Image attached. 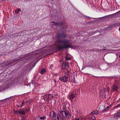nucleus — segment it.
Instances as JSON below:
<instances>
[{
    "label": "nucleus",
    "mask_w": 120,
    "mask_h": 120,
    "mask_svg": "<svg viewBox=\"0 0 120 120\" xmlns=\"http://www.w3.org/2000/svg\"><path fill=\"white\" fill-rule=\"evenodd\" d=\"M91 115L94 114V112H91Z\"/></svg>",
    "instance_id": "c9c22d12"
},
{
    "label": "nucleus",
    "mask_w": 120,
    "mask_h": 120,
    "mask_svg": "<svg viewBox=\"0 0 120 120\" xmlns=\"http://www.w3.org/2000/svg\"><path fill=\"white\" fill-rule=\"evenodd\" d=\"M38 117H39V116H38Z\"/></svg>",
    "instance_id": "c03bdc74"
},
{
    "label": "nucleus",
    "mask_w": 120,
    "mask_h": 120,
    "mask_svg": "<svg viewBox=\"0 0 120 120\" xmlns=\"http://www.w3.org/2000/svg\"><path fill=\"white\" fill-rule=\"evenodd\" d=\"M108 109H106V108L105 109H104L102 111V112H105L106 111L108 110Z\"/></svg>",
    "instance_id": "2f4dec72"
},
{
    "label": "nucleus",
    "mask_w": 120,
    "mask_h": 120,
    "mask_svg": "<svg viewBox=\"0 0 120 120\" xmlns=\"http://www.w3.org/2000/svg\"><path fill=\"white\" fill-rule=\"evenodd\" d=\"M32 99H30L28 100V103L29 104L31 103L32 101Z\"/></svg>",
    "instance_id": "c85d7f7f"
},
{
    "label": "nucleus",
    "mask_w": 120,
    "mask_h": 120,
    "mask_svg": "<svg viewBox=\"0 0 120 120\" xmlns=\"http://www.w3.org/2000/svg\"><path fill=\"white\" fill-rule=\"evenodd\" d=\"M57 75V74H55V75Z\"/></svg>",
    "instance_id": "37998d69"
},
{
    "label": "nucleus",
    "mask_w": 120,
    "mask_h": 120,
    "mask_svg": "<svg viewBox=\"0 0 120 120\" xmlns=\"http://www.w3.org/2000/svg\"><path fill=\"white\" fill-rule=\"evenodd\" d=\"M91 118L94 120H95L96 119V117L94 116H92Z\"/></svg>",
    "instance_id": "7c9ffc66"
},
{
    "label": "nucleus",
    "mask_w": 120,
    "mask_h": 120,
    "mask_svg": "<svg viewBox=\"0 0 120 120\" xmlns=\"http://www.w3.org/2000/svg\"><path fill=\"white\" fill-rule=\"evenodd\" d=\"M111 107V106H108L106 108V109H108L109 108H110Z\"/></svg>",
    "instance_id": "f704fd0d"
},
{
    "label": "nucleus",
    "mask_w": 120,
    "mask_h": 120,
    "mask_svg": "<svg viewBox=\"0 0 120 120\" xmlns=\"http://www.w3.org/2000/svg\"><path fill=\"white\" fill-rule=\"evenodd\" d=\"M56 41V45L59 50L69 48H73V46L71 44H68L70 40L67 39H64L62 40H58Z\"/></svg>",
    "instance_id": "f257e3e1"
},
{
    "label": "nucleus",
    "mask_w": 120,
    "mask_h": 120,
    "mask_svg": "<svg viewBox=\"0 0 120 120\" xmlns=\"http://www.w3.org/2000/svg\"><path fill=\"white\" fill-rule=\"evenodd\" d=\"M100 108H99V109H100Z\"/></svg>",
    "instance_id": "a18cd8bd"
},
{
    "label": "nucleus",
    "mask_w": 120,
    "mask_h": 120,
    "mask_svg": "<svg viewBox=\"0 0 120 120\" xmlns=\"http://www.w3.org/2000/svg\"><path fill=\"white\" fill-rule=\"evenodd\" d=\"M68 66L69 67L68 63L67 62H63L62 64V68L64 69H65L66 67Z\"/></svg>",
    "instance_id": "9d476101"
},
{
    "label": "nucleus",
    "mask_w": 120,
    "mask_h": 120,
    "mask_svg": "<svg viewBox=\"0 0 120 120\" xmlns=\"http://www.w3.org/2000/svg\"><path fill=\"white\" fill-rule=\"evenodd\" d=\"M30 109L29 108L26 109V112H28L30 110Z\"/></svg>",
    "instance_id": "473e14b6"
},
{
    "label": "nucleus",
    "mask_w": 120,
    "mask_h": 120,
    "mask_svg": "<svg viewBox=\"0 0 120 120\" xmlns=\"http://www.w3.org/2000/svg\"><path fill=\"white\" fill-rule=\"evenodd\" d=\"M75 96V94H72L69 96V97H68V98L71 101H72V100L74 99Z\"/></svg>",
    "instance_id": "1a4fd4ad"
},
{
    "label": "nucleus",
    "mask_w": 120,
    "mask_h": 120,
    "mask_svg": "<svg viewBox=\"0 0 120 120\" xmlns=\"http://www.w3.org/2000/svg\"><path fill=\"white\" fill-rule=\"evenodd\" d=\"M114 117L117 118L118 117L120 116V111L117 113H116L114 115Z\"/></svg>",
    "instance_id": "4468645a"
},
{
    "label": "nucleus",
    "mask_w": 120,
    "mask_h": 120,
    "mask_svg": "<svg viewBox=\"0 0 120 120\" xmlns=\"http://www.w3.org/2000/svg\"><path fill=\"white\" fill-rule=\"evenodd\" d=\"M71 81L73 83H75L76 82V81H75V78L73 77V78H72L71 80Z\"/></svg>",
    "instance_id": "a211bd4d"
},
{
    "label": "nucleus",
    "mask_w": 120,
    "mask_h": 120,
    "mask_svg": "<svg viewBox=\"0 0 120 120\" xmlns=\"http://www.w3.org/2000/svg\"><path fill=\"white\" fill-rule=\"evenodd\" d=\"M65 59L66 60H69L71 58L68 56H65Z\"/></svg>",
    "instance_id": "aec40b11"
},
{
    "label": "nucleus",
    "mask_w": 120,
    "mask_h": 120,
    "mask_svg": "<svg viewBox=\"0 0 120 120\" xmlns=\"http://www.w3.org/2000/svg\"><path fill=\"white\" fill-rule=\"evenodd\" d=\"M53 23H55L54 22H53Z\"/></svg>",
    "instance_id": "49530a36"
},
{
    "label": "nucleus",
    "mask_w": 120,
    "mask_h": 120,
    "mask_svg": "<svg viewBox=\"0 0 120 120\" xmlns=\"http://www.w3.org/2000/svg\"><path fill=\"white\" fill-rule=\"evenodd\" d=\"M45 98L46 99V101H49L50 100L52 99L54 97L53 95H52L51 94H46Z\"/></svg>",
    "instance_id": "39448f33"
},
{
    "label": "nucleus",
    "mask_w": 120,
    "mask_h": 120,
    "mask_svg": "<svg viewBox=\"0 0 120 120\" xmlns=\"http://www.w3.org/2000/svg\"><path fill=\"white\" fill-rule=\"evenodd\" d=\"M113 28V26H109L108 27H106L105 29V30H110L112 29Z\"/></svg>",
    "instance_id": "dca6fc26"
},
{
    "label": "nucleus",
    "mask_w": 120,
    "mask_h": 120,
    "mask_svg": "<svg viewBox=\"0 0 120 120\" xmlns=\"http://www.w3.org/2000/svg\"><path fill=\"white\" fill-rule=\"evenodd\" d=\"M105 88H104L102 90H101L100 91V93H101V95L104 98H105L106 97V95L105 94Z\"/></svg>",
    "instance_id": "6e6552de"
},
{
    "label": "nucleus",
    "mask_w": 120,
    "mask_h": 120,
    "mask_svg": "<svg viewBox=\"0 0 120 120\" xmlns=\"http://www.w3.org/2000/svg\"><path fill=\"white\" fill-rule=\"evenodd\" d=\"M79 120V119H76L75 120Z\"/></svg>",
    "instance_id": "58836bf2"
},
{
    "label": "nucleus",
    "mask_w": 120,
    "mask_h": 120,
    "mask_svg": "<svg viewBox=\"0 0 120 120\" xmlns=\"http://www.w3.org/2000/svg\"><path fill=\"white\" fill-rule=\"evenodd\" d=\"M46 95H45L44 97H43V99H44V100H45L46 99V98H46Z\"/></svg>",
    "instance_id": "72a5a7b5"
},
{
    "label": "nucleus",
    "mask_w": 120,
    "mask_h": 120,
    "mask_svg": "<svg viewBox=\"0 0 120 120\" xmlns=\"http://www.w3.org/2000/svg\"><path fill=\"white\" fill-rule=\"evenodd\" d=\"M59 79L61 81L65 83L68 81L70 79V78L68 76H65L60 78Z\"/></svg>",
    "instance_id": "20e7f679"
},
{
    "label": "nucleus",
    "mask_w": 120,
    "mask_h": 120,
    "mask_svg": "<svg viewBox=\"0 0 120 120\" xmlns=\"http://www.w3.org/2000/svg\"><path fill=\"white\" fill-rule=\"evenodd\" d=\"M19 59H15L13 60V61L11 62V63H13V62L17 60H18Z\"/></svg>",
    "instance_id": "c756f323"
},
{
    "label": "nucleus",
    "mask_w": 120,
    "mask_h": 120,
    "mask_svg": "<svg viewBox=\"0 0 120 120\" xmlns=\"http://www.w3.org/2000/svg\"><path fill=\"white\" fill-rule=\"evenodd\" d=\"M53 23H55L54 22H53Z\"/></svg>",
    "instance_id": "de8ad7c7"
},
{
    "label": "nucleus",
    "mask_w": 120,
    "mask_h": 120,
    "mask_svg": "<svg viewBox=\"0 0 120 120\" xmlns=\"http://www.w3.org/2000/svg\"><path fill=\"white\" fill-rule=\"evenodd\" d=\"M67 71H68V73L69 72L68 71V70Z\"/></svg>",
    "instance_id": "79ce46f5"
},
{
    "label": "nucleus",
    "mask_w": 120,
    "mask_h": 120,
    "mask_svg": "<svg viewBox=\"0 0 120 120\" xmlns=\"http://www.w3.org/2000/svg\"><path fill=\"white\" fill-rule=\"evenodd\" d=\"M53 80H54V82H55V84H56V80L55 79H53Z\"/></svg>",
    "instance_id": "e433bc0d"
},
{
    "label": "nucleus",
    "mask_w": 120,
    "mask_h": 120,
    "mask_svg": "<svg viewBox=\"0 0 120 120\" xmlns=\"http://www.w3.org/2000/svg\"><path fill=\"white\" fill-rule=\"evenodd\" d=\"M119 31H120V27H119Z\"/></svg>",
    "instance_id": "ea45409f"
},
{
    "label": "nucleus",
    "mask_w": 120,
    "mask_h": 120,
    "mask_svg": "<svg viewBox=\"0 0 120 120\" xmlns=\"http://www.w3.org/2000/svg\"><path fill=\"white\" fill-rule=\"evenodd\" d=\"M66 36V35L63 33L62 34H57L55 37L56 38H62L63 37H65Z\"/></svg>",
    "instance_id": "0eeeda50"
},
{
    "label": "nucleus",
    "mask_w": 120,
    "mask_h": 120,
    "mask_svg": "<svg viewBox=\"0 0 120 120\" xmlns=\"http://www.w3.org/2000/svg\"><path fill=\"white\" fill-rule=\"evenodd\" d=\"M105 91L108 92L109 91V87H107Z\"/></svg>",
    "instance_id": "5701e85b"
},
{
    "label": "nucleus",
    "mask_w": 120,
    "mask_h": 120,
    "mask_svg": "<svg viewBox=\"0 0 120 120\" xmlns=\"http://www.w3.org/2000/svg\"><path fill=\"white\" fill-rule=\"evenodd\" d=\"M57 114L56 113L53 111L50 112H49V116L51 118L52 120L53 118Z\"/></svg>",
    "instance_id": "423d86ee"
},
{
    "label": "nucleus",
    "mask_w": 120,
    "mask_h": 120,
    "mask_svg": "<svg viewBox=\"0 0 120 120\" xmlns=\"http://www.w3.org/2000/svg\"><path fill=\"white\" fill-rule=\"evenodd\" d=\"M118 87L117 85H113L112 87V91H117V90Z\"/></svg>",
    "instance_id": "9b49d317"
},
{
    "label": "nucleus",
    "mask_w": 120,
    "mask_h": 120,
    "mask_svg": "<svg viewBox=\"0 0 120 120\" xmlns=\"http://www.w3.org/2000/svg\"><path fill=\"white\" fill-rule=\"evenodd\" d=\"M13 112L14 114L17 115L19 114L24 115L26 113L25 111L23 108L20 109L19 110H15Z\"/></svg>",
    "instance_id": "7ed1b4c3"
},
{
    "label": "nucleus",
    "mask_w": 120,
    "mask_h": 120,
    "mask_svg": "<svg viewBox=\"0 0 120 120\" xmlns=\"http://www.w3.org/2000/svg\"><path fill=\"white\" fill-rule=\"evenodd\" d=\"M120 12V10L119 11H118L116 12V13L113 14H111V15H108V16H111V15H116V14H117L119 13ZM107 16H104L102 17H101V18H98V19H104L105 18H107Z\"/></svg>",
    "instance_id": "f8f14e48"
},
{
    "label": "nucleus",
    "mask_w": 120,
    "mask_h": 120,
    "mask_svg": "<svg viewBox=\"0 0 120 120\" xmlns=\"http://www.w3.org/2000/svg\"><path fill=\"white\" fill-rule=\"evenodd\" d=\"M61 24L60 23H54V25L56 26H60L61 25Z\"/></svg>",
    "instance_id": "412c9836"
},
{
    "label": "nucleus",
    "mask_w": 120,
    "mask_h": 120,
    "mask_svg": "<svg viewBox=\"0 0 120 120\" xmlns=\"http://www.w3.org/2000/svg\"><path fill=\"white\" fill-rule=\"evenodd\" d=\"M40 119L41 120H44L46 118L44 116H43L42 117H40Z\"/></svg>",
    "instance_id": "393cba45"
},
{
    "label": "nucleus",
    "mask_w": 120,
    "mask_h": 120,
    "mask_svg": "<svg viewBox=\"0 0 120 120\" xmlns=\"http://www.w3.org/2000/svg\"><path fill=\"white\" fill-rule=\"evenodd\" d=\"M105 91L108 92L109 91V87H107Z\"/></svg>",
    "instance_id": "4be33fe9"
},
{
    "label": "nucleus",
    "mask_w": 120,
    "mask_h": 120,
    "mask_svg": "<svg viewBox=\"0 0 120 120\" xmlns=\"http://www.w3.org/2000/svg\"><path fill=\"white\" fill-rule=\"evenodd\" d=\"M94 114H98V113L99 112L97 110H95L94 111Z\"/></svg>",
    "instance_id": "b1692460"
},
{
    "label": "nucleus",
    "mask_w": 120,
    "mask_h": 120,
    "mask_svg": "<svg viewBox=\"0 0 120 120\" xmlns=\"http://www.w3.org/2000/svg\"><path fill=\"white\" fill-rule=\"evenodd\" d=\"M63 107H62V109H63L64 111H65L66 110V105L65 104H62Z\"/></svg>",
    "instance_id": "f3484780"
},
{
    "label": "nucleus",
    "mask_w": 120,
    "mask_h": 120,
    "mask_svg": "<svg viewBox=\"0 0 120 120\" xmlns=\"http://www.w3.org/2000/svg\"><path fill=\"white\" fill-rule=\"evenodd\" d=\"M21 11V9L19 8L18 10H17L15 11V12L16 13H18Z\"/></svg>",
    "instance_id": "6ab92c4d"
},
{
    "label": "nucleus",
    "mask_w": 120,
    "mask_h": 120,
    "mask_svg": "<svg viewBox=\"0 0 120 120\" xmlns=\"http://www.w3.org/2000/svg\"><path fill=\"white\" fill-rule=\"evenodd\" d=\"M15 120H19L18 119H15Z\"/></svg>",
    "instance_id": "a19ab883"
},
{
    "label": "nucleus",
    "mask_w": 120,
    "mask_h": 120,
    "mask_svg": "<svg viewBox=\"0 0 120 120\" xmlns=\"http://www.w3.org/2000/svg\"><path fill=\"white\" fill-rule=\"evenodd\" d=\"M46 71L45 68H42L41 70V71H40V73L42 75L45 73Z\"/></svg>",
    "instance_id": "ddd939ff"
},
{
    "label": "nucleus",
    "mask_w": 120,
    "mask_h": 120,
    "mask_svg": "<svg viewBox=\"0 0 120 120\" xmlns=\"http://www.w3.org/2000/svg\"><path fill=\"white\" fill-rule=\"evenodd\" d=\"M24 104V101H22V104L20 105V107L21 108L22 107Z\"/></svg>",
    "instance_id": "a878e982"
},
{
    "label": "nucleus",
    "mask_w": 120,
    "mask_h": 120,
    "mask_svg": "<svg viewBox=\"0 0 120 120\" xmlns=\"http://www.w3.org/2000/svg\"><path fill=\"white\" fill-rule=\"evenodd\" d=\"M28 101L27 100L25 102L26 103H29Z\"/></svg>",
    "instance_id": "4c0bfd02"
},
{
    "label": "nucleus",
    "mask_w": 120,
    "mask_h": 120,
    "mask_svg": "<svg viewBox=\"0 0 120 120\" xmlns=\"http://www.w3.org/2000/svg\"><path fill=\"white\" fill-rule=\"evenodd\" d=\"M120 106V104H118L116 106L114 107L115 108H116Z\"/></svg>",
    "instance_id": "bb28decb"
},
{
    "label": "nucleus",
    "mask_w": 120,
    "mask_h": 120,
    "mask_svg": "<svg viewBox=\"0 0 120 120\" xmlns=\"http://www.w3.org/2000/svg\"><path fill=\"white\" fill-rule=\"evenodd\" d=\"M22 120H27V119L25 116H23L22 118Z\"/></svg>",
    "instance_id": "cd10ccee"
},
{
    "label": "nucleus",
    "mask_w": 120,
    "mask_h": 120,
    "mask_svg": "<svg viewBox=\"0 0 120 120\" xmlns=\"http://www.w3.org/2000/svg\"><path fill=\"white\" fill-rule=\"evenodd\" d=\"M52 120H60V118L57 114L53 118Z\"/></svg>",
    "instance_id": "2eb2a0df"
},
{
    "label": "nucleus",
    "mask_w": 120,
    "mask_h": 120,
    "mask_svg": "<svg viewBox=\"0 0 120 120\" xmlns=\"http://www.w3.org/2000/svg\"><path fill=\"white\" fill-rule=\"evenodd\" d=\"M58 114L60 120H67L71 117V115L67 110L61 111H59Z\"/></svg>",
    "instance_id": "f03ea898"
}]
</instances>
